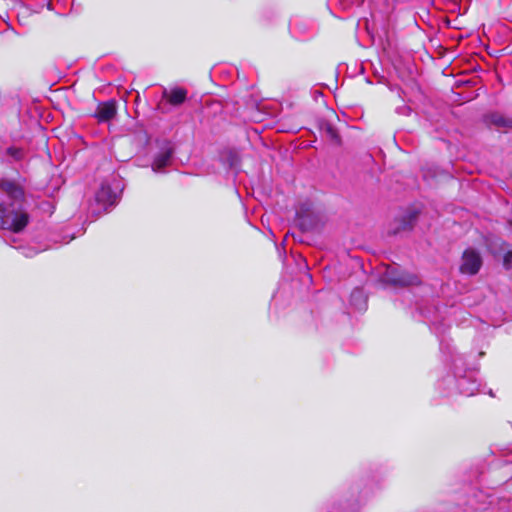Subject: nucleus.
<instances>
[{
    "instance_id": "obj_1",
    "label": "nucleus",
    "mask_w": 512,
    "mask_h": 512,
    "mask_svg": "<svg viewBox=\"0 0 512 512\" xmlns=\"http://www.w3.org/2000/svg\"><path fill=\"white\" fill-rule=\"evenodd\" d=\"M0 193L7 199L0 203V229L21 232L29 222V215L23 207L24 187L17 181L5 179L0 182Z\"/></svg>"
},
{
    "instance_id": "obj_2",
    "label": "nucleus",
    "mask_w": 512,
    "mask_h": 512,
    "mask_svg": "<svg viewBox=\"0 0 512 512\" xmlns=\"http://www.w3.org/2000/svg\"><path fill=\"white\" fill-rule=\"evenodd\" d=\"M121 193L120 182L113 179L111 183L103 182L96 192L95 200L104 211L116 205Z\"/></svg>"
},
{
    "instance_id": "obj_3",
    "label": "nucleus",
    "mask_w": 512,
    "mask_h": 512,
    "mask_svg": "<svg viewBox=\"0 0 512 512\" xmlns=\"http://www.w3.org/2000/svg\"><path fill=\"white\" fill-rule=\"evenodd\" d=\"M481 265L482 259L477 251L473 249H467L464 251L462 264L460 266V271L462 273L474 275L479 271Z\"/></svg>"
},
{
    "instance_id": "obj_4",
    "label": "nucleus",
    "mask_w": 512,
    "mask_h": 512,
    "mask_svg": "<svg viewBox=\"0 0 512 512\" xmlns=\"http://www.w3.org/2000/svg\"><path fill=\"white\" fill-rule=\"evenodd\" d=\"M116 115L115 101L100 103L95 112V117L99 122H108Z\"/></svg>"
},
{
    "instance_id": "obj_5",
    "label": "nucleus",
    "mask_w": 512,
    "mask_h": 512,
    "mask_svg": "<svg viewBox=\"0 0 512 512\" xmlns=\"http://www.w3.org/2000/svg\"><path fill=\"white\" fill-rule=\"evenodd\" d=\"M173 151L169 145H166L161 152L155 157L152 164L154 172H161L162 169L170 164Z\"/></svg>"
},
{
    "instance_id": "obj_6",
    "label": "nucleus",
    "mask_w": 512,
    "mask_h": 512,
    "mask_svg": "<svg viewBox=\"0 0 512 512\" xmlns=\"http://www.w3.org/2000/svg\"><path fill=\"white\" fill-rule=\"evenodd\" d=\"M457 386L461 394L472 396L478 392V384L471 376L465 375L458 379Z\"/></svg>"
},
{
    "instance_id": "obj_7",
    "label": "nucleus",
    "mask_w": 512,
    "mask_h": 512,
    "mask_svg": "<svg viewBox=\"0 0 512 512\" xmlns=\"http://www.w3.org/2000/svg\"><path fill=\"white\" fill-rule=\"evenodd\" d=\"M163 97L168 100L171 105L178 106L182 104L187 97V92L183 88H174L170 91L164 90Z\"/></svg>"
},
{
    "instance_id": "obj_8",
    "label": "nucleus",
    "mask_w": 512,
    "mask_h": 512,
    "mask_svg": "<svg viewBox=\"0 0 512 512\" xmlns=\"http://www.w3.org/2000/svg\"><path fill=\"white\" fill-rule=\"evenodd\" d=\"M388 281L395 285H401V286H409V285H415V284L419 283L417 276L410 275V274L403 273V272L393 274L391 277L388 278Z\"/></svg>"
},
{
    "instance_id": "obj_9",
    "label": "nucleus",
    "mask_w": 512,
    "mask_h": 512,
    "mask_svg": "<svg viewBox=\"0 0 512 512\" xmlns=\"http://www.w3.org/2000/svg\"><path fill=\"white\" fill-rule=\"evenodd\" d=\"M351 305H353L358 311L366 309V302L362 290L355 289L351 293Z\"/></svg>"
},
{
    "instance_id": "obj_10",
    "label": "nucleus",
    "mask_w": 512,
    "mask_h": 512,
    "mask_svg": "<svg viewBox=\"0 0 512 512\" xmlns=\"http://www.w3.org/2000/svg\"><path fill=\"white\" fill-rule=\"evenodd\" d=\"M491 121L496 126H499V127H510L512 125V121L511 120H507V119H505L501 115H492Z\"/></svg>"
},
{
    "instance_id": "obj_11",
    "label": "nucleus",
    "mask_w": 512,
    "mask_h": 512,
    "mask_svg": "<svg viewBox=\"0 0 512 512\" xmlns=\"http://www.w3.org/2000/svg\"><path fill=\"white\" fill-rule=\"evenodd\" d=\"M296 218L298 221V225L301 227L302 230L306 231L310 229V223H308L307 217L302 215L301 210L296 211Z\"/></svg>"
},
{
    "instance_id": "obj_12",
    "label": "nucleus",
    "mask_w": 512,
    "mask_h": 512,
    "mask_svg": "<svg viewBox=\"0 0 512 512\" xmlns=\"http://www.w3.org/2000/svg\"><path fill=\"white\" fill-rule=\"evenodd\" d=\"M325 133L329 137V139L333 142L339 143V136L335 128L331 125H327L325 127Z\"/></svg>"
},
{
    "instance_id": "obj_13",
    "label": "nucleus",
    "mask_w": 512,
    "mask_h": 512,
    "mask_svg": "<svg viewBox=\"0 0 512 512\" xmlns=\"http://www.w3.org/2000/svg\"><path fill=\"white\" fill-rule=\"evenodd\" d=\"M7 154L15 160H20L22 159L24 152L20 148L9 147L7 149Z\"/></svg>"
},
{
    "instance_id": "obj_14",
    "label": "nucleus",
    "mask_w": 512,
    "mask_h": 512,
    "mask_svg": "<svg viewBox=\"0 0 512 512\" xmlns=\"http://www.w3.org/2000/svg\"><path fill=\"white\" fill-rule=\"evenodd\" d=\"M37 253H38V251H36L34 248H23V250H22V254L25 257H33Z\"/></svg>"
},
{
    "instance_id": "obj_15",
    "label": "nucleus",
    "mask_w": 512,
    "mask_h": 512,
    "mask_svg": "<svg viewBox=\"0 0 512 512\" xmlns=\"http://www.w3.org/2000/svg\"><path fill=\"white\" fill-rule=\"evenodd\" d=\"M510 258H512V252H509L505 256V262H507Z\"/></svg>"
}]
</instances>
